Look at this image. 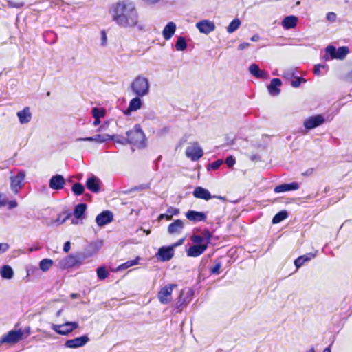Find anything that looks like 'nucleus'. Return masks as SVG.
<instances>
[{
	"mask_svg": "<svg viewBox=\"0 0 352 352\" xmlns=\"http://www.w3.org/2000/svg\"><path fill=\"white\" fill-rule=\"evenodd\" d=\"M297 22L298 18L296 16L293 15L287 16L282 21V25L285 29L289 30L294 28L297 25Z\"/></svg>",
	"mask_w": 352,
	"mask_h": 352,
	"instance_id": "c756f323",
	"label": "nucleus"
},
{
	"mask_svg": "<svg viewBox=\"0 0 352 352\" xmlns=\"http://www.w3.org/2000/svg\"><path fill=\"white\" fill-rule=\"evenodd\" d=\"M192 241L193 243H196V245L198 244H204V238L202 236L200 235H194L192 236Z\"/></svg>",
	"mask_w": 352,
	"mask_h": 352,
	"instance_id": "de8ad7c7",
	"label": "nucleus"
},
{
	"mask_svg": "<svg viewBox=\"0 0 352 352\" xmlns=\"http://www.w3.org/2000/svg\"><path fill=\"white\" fill-rule=\"evenodd\" d=\"M248 70L253 76L257 78H269L268 73L265 70L260 69L259 66L257 64L253 63L250 65Z\"/></svg>",
	"mask_w": 352,
	"mask_h": 352,
	"instance_id": "aec40b11",
	"label": "nucleus"
},
{
	"mask_svg": "<svg viewBox=\"0 0 352 352\" xmlns=\"http://www.w3.org/2000/svg\"><path fill=\"white\" fill-rule=\"evenodd\" d=\"M23 3L22 2H14L12 1H8V6L10 8H20L23 6Z\"/></svg>",
	"mask_w": 352,
	"mask_h": 352,
	"instance_id": "603ef678",
	"label": "nucleus"
},
{
	"mask_svg": "<svg viewBox=\"0 0 352 352\" xmlns=\"http://www.w3.org/2000/svg\"><path fill=\"white\" fill-rule=\"evenodd\" d=\"M193 195L197 199L204 200H209L211 198H218L221 200H224L225 198L221 196H212L209 190L201 186L196 187L193 191Z\"/></svg>",
	"mask_w": 352,
	"mask_h": 352,
	"instance_id": "f8f14e48",
	"label": "nucleus"
},
{
	"mask_svg": "<svg viewBox=\"0 0 352 352\" xmlns=\"http://www.w3.org/2000/svg\"><path fill=\"white\" fill-rule=\"evenodd\" d=\"M320 69H322L323 70V74H326L328 71V66L325 64L324 65H321V64H318V65H316L314 67V74L316 75H318L319 76L321 72H320Z\"/></svg>",
	"mask_w": 352,
	"mask_h": 352,
	"instance_id": "c03bdc74",
	"label": "nucleus"
},
{
	"mask_svg": "<svg viewBox=\"0 0 352 352\" xmlns=\"http://www.w3.org/2000/svg\"><path fill=\"white\" fill-rule=\"evenodd\" d=\"M89 341V337L87 335H83L74 339L67 340L64 345L66 348L77 349L85 346Z\"/></svg>",
	"mask_w": 352,
	"mask_h": 352,
	"instance_id": "9b49d317",
	"label": "nucleus"
},
{
	"mask_svg": "<svg viewBox=\"0 0 352 352\" xmlns=\"http://www.w3.org/2000/svg\"><path fill=\"white\" fill-rule=\"evenodd\" d=\"M196 28L201 33L208 34L215 30V24L214 22L204 19L196 23Z\"/></svg>",
	"mask_w": 352,
	"mask_h": 352,
	"instance_id": "ddd939ff",
	"label": "nucleus"
},
{
	"mask_svg": "<svg viewBox=\"0 0 352 352\" xmlns=\"http://www.w3.org/2000/svg\"><path fill=\"white\" fill-rule=\"evenodd\" d=\"M24 334L21 329L10 331L7 334L1 338L2 343L15 344L21 340Z\"/></svg>",
	"mask_w": 352,
	"mask_h": 352,
	"instance_id": "9d476101",
	"label": "nucleus"
},
{
	"mask_svg": "<svg viewBox=\"0 0 352 352\" xmlns=\"http://www.w3.org/2000/svg\"><path fill=\"white\" fill-rule=\"evenodd\" d=\"M187 47V43L184 37H178L175 43V48L177 51H184Z\"/></svg>",
	"mask_w": 352,
	"mask_h": 352,
	"instance_id": "e433bc0d",
	"label": "nucleus"
},
{
	"mask_svg": "<svg viewBox=\"0 0 352 352\" xmlns=\"http://www.w3.org/2000/svg\"><path fill=\"white\" fill-rule=\"evenodd\" d=\"M204 236H202L204 238V241H206V243L204 244H207L209 243L210 241V239L212 237V234L210 232L209 230H206L205 232H204Z\"/></svg>",
	"mask_w": 352,
	"mask_h": 352,
	"instance_id": "4d7b16f0",
	"label": "nucleus"
},
{
	"mask_svg": "<svg viewBox=\"0 0 352 352\" xmlns=\"http://www.w3.org/2000/svg\"><path fill=\"white\" fill-rule=\"evenodd\" d=\"M16 116L21 124L29 123L32 117L30 109L28 107H26L23 110L18 111L16 113Z\"/></svg>",
	"mask_w": 352,
	"mask_h": 352,
	"instance_id": "b1692460",
	"label": "nucleus"
},
{
	"mask_svg": "<svg viewBox=\"0 0 352 352\" xmlns=\"http://www.w3.org/2000/svg\"><path fill=\"white\" fill-rule=\"evenodd\" d=\"M186 218L192 222L206 221V214L203 212H197L195 210H188L186 213Z\"/></svg>",
	"mask_w": 352,
	"mask_h": 352,
	"instance_id": "5701e85b",
	"label": "nucleus"
},
{
	"mask_svg": "<svg viewBox=\"0 0 352 352\" xmlns=\"http://www.w3.org/2000/svg\"><path fill=\"white\" fill-rule=\"evenodd\" d=\"M249 46H250V43H242L240 45H239L238 49L239 50H243L247 48Z\"/></svg>",
	"mask_w": 352,
	"mask_h": 352,
	"instance_id": "69168bd1",
	"label": "nucleus"
},
{
	"mask_svg": "<svg viewBox=\"0 0 352 352\" xmlns=\"http://www.w3.org/2000/svg\"><path fill=\"white\" fill-rule=\"evenodd\" d=\"M111 20L121 28H135L142 30L144 26L140 23V16L134 1L120 0L111 4L109 8Z\"/></svg>",
	"mask_w": 352,
	"mask_h": 352,
	"instance_id": "f257e3e1",
	"label": "nucleus"
},
{
	"mask_svg": "<svg viewBox=\"0 0 352 352\" xmlns=\"http://www.w3.org/2000/svg\"><path fill=\"white\" fill-rule=\"evenodd\" d=\"M288 214L285 210L278 212L272 219V223L277 224L287 218Z\"/></svg>",
	"mask_w": 352,
	"mask_h": 352,
	"instance_id": "f704fd0d",
	"label": "nucleus"
},
{
	"mask_svg": "<svg viewBox=\"0 0 352 352\" xmlns=\"http://www.w3.org/2000/svg\"><path fill=\"white\" fill-rule=\"evenodd\" d=\"M327 119L322 114L310 116L305 120L304 126L307 130H311L323 124Z\"/></svg>",
	"mask_w": 352,
	"mask_h": 352,
	"instance_id": "6e6552de",
	"label": "nucleus"
},
{
	"mask_svg": "<svg viewBox=\"0 0 352 352\" xmlns=\"http://www.w3.org/2000/svg\"><path fill=\"white\" fill-rule=\"evenodd\" d=\"M101 184L102 182L100 179L94 175L89 177L86 182L87 188L94 193H98L100 192Z\"/></svg>",
	"mask_w": 352,
	"mask_h": 352,
	"instance_id": "a211bd4d",
	"label": "nucleus"
},
{
	"mask_svg": "<svg viewBox=\"0 0 352 352\" xmlns=\"http://www.w3.org/2000/svg\"><path fill=\"white\" fill-rule=\"evenodd\" d=\"M111 135L109 134H97L91 137L78 138L76 139V142H95L97 143H104L110 140Z\"/></svg>",
	"mask_w": 352,
	"mask_h": 352,
	"instance_id": "f3484780",
	"label": "nucleus"
},
{
	"mask_svg": "<svg viewBox=\"0 0 352 352\" xmlns=\"http://www.w3.org/2000/svg\"><path fill=\"white\" fill-rule=\"evenodd\" d=\"M316 255V254L315 253H311V252L302 255V256L298 257L294 261V265L296 267V268L298 269L300 267H302L304 265V263H305L306 262H308V261H311L312 258H315Z\"/></svg>",
	"mask_w": 352,
	"mask_h": 352,
	"instance_id": "cd10ccee",
	"label": "nucleus"
},
{
	"mask_svg": "<svg viewBox=\"0 0 352 352\" xmlns=\"http://www.w3.org/2000/svg\"><path fill=\"white\" fill-rule=\"evenodd\" d=\"M159 219H166V220H170L172 218L170 217V215H169V214L167 212L166 214H161L160 216H159Z\"/></svg>",
	"mask_w": 352,
	"mask_h": 352,
	"instance_id": "0e129e2a",
	"label": "nucleus"
},
{
	"mask_svg": "<svg viewBox=\"0 0 352 352\" xmlns=\"http://www.w3.org/2000/svg\"><path fill=\"white\" fill-rule=\"evenodd\" d=\"M176 24L174 22H168L162 31V35L165 40H170L176 31Z\"/></svg>",
	"mask_w": 352,
	"mask_h": 352,
	"instance_id": "a878e982",
	"label": "nucleus"
},
{
	"mask_svg": "<svg viewBox=\"0 0 352 352\" xmlns=\"http://www.w3.org/2000/svg\"><path fill=\"white\" fill-rule=\"evenodd\" d=\"M10 248V245L7 243H0V254L6 253Z\"/></svg>",
	"mask_w": 352,
	"mask_h": 352,
	"instance_id": "5fc2aeb1",
	"label": "nucleus"
},
{
	"mask_svg": "<svg viewBox=\"0 0 352 352\" xmlns=\"http://www.w3.org/2000/svg\"><path fill=\"white\" fill-rule=\"evenodd\" d=\"M281 85L282 82L279 78H273L267 86L269 94L272 96H278L280 92L279 87Z\"/></svg>",
	"mask_w": 352,
	"mask_h": 352,
	"instance_id": "393cba45",
	"label": "nucleus"
},
{
	"mask_svg": "<svg viewBox=\"0 0 352 352\" xmlns=\"http://www.w3.org/2000/svg\"><path fill=\"white\" fill-rule=\"evenodd\" d=\"M221 267V263L220 262L217 263L215 264V265L210 269L211 274H219V270H220Z\"/></svg>",
	"mask_w": 352,
	"mask_h": 352,
	"instance_id": "864d4df0",
	"label": "nucleus"
},
{
	"mask_svg": "<svg viewBox=\"0 0 352 352\" xmlns=\"http://www.w3.org/2000/svg\"><path fill=\"white\" fill-rule=\"evenodd\" d=\"M167 212L172 217L173 215H177L179 213V210L174 207H170L168 208Z\"/></svg>",
	"mask_w": 352,
	"mask_h": 352,
	"instance_id": "6e6d98bb",
	"label": "nucleus"
},
{
	"mask_svg": "<svg viewBox=\"0 0 352 352\" xmlns=\"http://www.w3.org/2000/svg\"><path fill=\"white\" fill-rule=\"evenodd\" d=\"M259 39H260V36H259V35H258V34H254V35L251 37V38H250V40H251L252 41H254V42L258 41Z\"/></svg>",
	"mask_w": 352,
	"mask_h": 352,
	"instance_id": "338daca9",
	"label": "nucleus"
},
{
	"mask_svg": "<svg viewBox=\"0 0 352 352\" xmlns=\"http://www.w3.org/2000/svg\"><path fill=\"white\" fill-rule=\"evenodd\" d=\"M53 261L49 258H44L39 263L40 269L43 272H47L52 266Z\"/></svg>",
	"mask_w": 352,
	"mask_h": 352,
	"instance_id": "c9c22d12",
	"label": "nucleus"
},
{
	"mask_svg": "<svg viewBox=\"0 0 352 352\" xmlns=\"http://www.w3.org/2000/svg\"><path fill=\"white\" fill-rule=\"evenodd\" d=\"M296 69L294 68L288 69L284 71V72L283 74V77L286 79L290 80V79L296 77Z\"/></svg>",
	"mask_w": 352,
	"mask_h": 352,
	"instance_id": "a18cd8bd",
	"label": "nucleus"
},
{
	"mask_svg": "<svg viewBox=\"0 0 352 352\" xmlns=\"http://www.w3.org/2000/svg\"><path fill=\"white\" fill-rule=\"evenodd\" d=\"M306 80L302 77H295V79L291 81V85L293 87H298L302 82H305Z\"/></svg>",
	"mask_w": 352,
	"mask_h": 352,
	"instance_id": "49530a36",
	"label": "nucleus"
},
{
	"mask_svg": "<svg viewBox=\"0 0 352 352\" xmlns=\"http://www.w3.org/2000/svg\"><path fill=\"white\" fill-rule=\"evenodd\" d=\"M113 219V213L109 210H104L97 215L96 222L98 226L102 227L111 223Z\"/></svg>",
	"mask_w": 352,
	"mask_h": 352,
	"instance_id": "dca6fc26",
	"label": "nucleus"
},
{
	"mask_svg": "<svg viewBox=\"0 0 352 352\" xmlns=\"http://www.w3.org/2000/svg\"><path fill=\"white\" fill-rule=\"evenodd\" d=\"M299 188V184L297 182H292L290 184H283L277 186L274 188L276 193H280L286 191L296 190Z\"/></svg>",
	"mask_w": 352,
	"mask_h": 352,
	"instance_id": "bb28decb",
	"label": "nucleus"
},
{
	"mask_svg": "<svg viewBox=\"0 0 352 352\" xmlns=\"http://www.w3.org/2000/svg\"><path fill=\"white\" fill-rule=\"evenodd\" d=\"M25 177L24 170H20L14 176L10 177V188L14 194H17L23 187V182Z\"/></svg>",
	"mask_w": 352,
	"mask_h": 352,
	"instance_id": "1a4fd4ad",
	"label": "nucleus"
},
{
	"mask_svg": "<svg viewBox=\"0 0 352 352\" xmlns=\"http://www.w3.org/2000/svg\"><path fill=\"white\" fill-rule=\"evenodd\" d=\"M144 96H135V98L131 100L129 102V104L127 109L128 111H136L140 109L142 106V100L141 98Z\"/></svg>",
	"mask_w": 352,
	"mask_h": 352,
	"instance_id": "c85d7f7f",
	"label": "nucleus"
},
{
	"mask_svg": "<svg viewBox=\"0 0 352 352\" xmlns=\"http://www.w3.org/2000/svg\"><path fill=\"white\" fill-rule=\"evenodd\" d=\"M72 190L75 195H80L85 191V187L80 183H76L72 186Z\"/></svg>",
	"mask_w": 352,
	"mask_h": 352,
	"instance_id": "a19ab883",
	"label": "nucleus"
},
{
	"mask_svg": "<svg viewBox=\"0 0 352 352\" xmlns=\"http://www.w3.org/2000/svg\"><path fill=\"white\" fill-rule=\"evenodd\" d=\"M207 244H198L190 246L188 251L187 255L191 257H197L203 254L207 249Z\"/></svg>",
	"mask_w": 352,
	"mask_h": 352,
	"instance_id": "4be33fe9",
	"label": "nucleus"
},
{
	"mask_svg": "<svg viewBox=\"0 0 352 352\" xmlns=\"http://www.w3.org/2000/svg\"><path fill=\"white\" fill-rule=\"evenodd\" d=\"M146 5H155L160 1V0H142Z\"/></svg>",
	"mask_w": 352,
	"mask_h": 352,
	"instance_id": "680f3d73",
	"label": "nucleus"
},
{
	"mask_svg": "<svg viewBox=\"0 0 352 352\" xmlns=\"http://www.w3.org/2000/svg\"><path fill=\"white\" fill-rule=\"evenodd\" d=\"M225 162L229 168H231L235 164L236 160H235V158L232 155H230V156L227 157Z\"/></svg>",
	"mask_w": 352,
	"mask_h": 352,
	"instance_id": "09e8293b",
	"label": "nucleus"
},
{
	"mask_svg": "<svg viewBox=\"0 0 352 352\" xmlns=\"http://www.w3.org/2000/svg\"><path fill=\"white\" fill-rule=\"evenodd\" d=\"M126 135L128 144L139 148L146 146V137L140 125L136 124L133 129L128 131Z\"/></svg>",
	"mask_w": 352,
	"mask_h": 352,
	"instance_id": "7ed1b4c3",
	"label": "nucleus"
},
{
	"mask_svg": "<svg viewBox=\"0 0 352 352\" xmlns=\"http://www.w3.org/2000/svg\"><path fill=\"white\" fill-rule=\"evenodd\" d=\"M78 327V323L76 322H67L62 324H52V329L59 335L65 336L73 331Z\"/></svg>",
	"mask_w": 352,
	"mask_h": 352,
	"instance_id": "423d86ee",
	"label": "nucleus"
},
{
	"mask_svg": "<svg viewBox=\"0 0 352 352\" xmlns=\"http://www.w3.org/2000/svg\"><path fill=\"white\" fill-rule=\"evenodd\" d=\"M7 204V199L4 194L0 193V208Z\"/></svg>",
	"mask_w": 352,
	"mask_h": 352,
	"instance_id": "bf43d9fd",
	"label": "nucleus"
},
{
	"mask_svg": "<svg viewBox=\"0 0 352 352\" xmlns=\"http://www.w3.org/2000/svg\"><path fill=\"white\" fill-rule=\"evenodd\" d=\"M184 228V223L181 219L175 220L168 226V232L170 234H179Z\"/></svg>",
	"mask_w": 352,
	"mask_h": 352,
	"instance_id": "412c9836",
	"label": "nucleus"
},
{
	"mask_svg": "<svg viewBox=\"0 0 352 352\" xmlns=\"http://www.w3.org/2000/svg\"><path fill=\"white\" fill-rule=\"evenodd\" d=\"M174 256V249L172 246L162 247L159 249L156 256L161 261H170Z\"/></svg>",
	"mask_w": 352,
	"mask_h": 352,
	"instance_id": "4468645a",
	"label": "nucleus"
},
{
	"mask_svg": "<svg viewBox=\"0 0 352 352\" xmlns=\"http://www.w3.org/2000/svg\"><path fill=\"white\" fill-rule=\"evenodd\" d=\"M138 260H139V258L137 257L135 259L127 261L126 262L121 264L118 267V270H125L130 267L137 265L138 263Z\"/></svg>",
	"mask_w": 352,
	"mask_h": 352,
	"instance_id": "ea45409f",
	"label": "nucleus"
},
{
	"mask_svg": "<svg viewBox=\"0 0 352 352\" xmlns=\"http://www.w3.org/2000/svg\"><path fill=\"white\" fill-rule=\"evenodd\" d=\"M106 113V110L103 108L94 107L91 109V114L94 118H104Z\"/></svg>",
	"mask_w": 352,
	"mask_h": 352,
	"instance_id": "4c0bfd02",
	"label": "nucleus"
},
{
	"mask_svg": "<svg viewBox=\"0 0 352 352\" xmlns=\"http://www.w3.org/2000/svg\"><path fill=\"white\" fill-rule=\"evenodd\" d=\"M346 78L349 82H352V69L349 72Z\"/></svg>",
	"mask_w": 352,
	"mask_h": 352,
	"instance_id": "774afa93",
	"label": "nucleus"
},
{
	"mask_svg": "<svg viewBox=\"0 0 352 352\" xmlns=\"http://www.w3.org/2000/svg\"><path fill=\"white\" fill-rule=\"evenodd\" d=\"M110 140H113L115 142L122 144V145H125V144H128V142H127L128 140H127L126 138H124V137H122L120 135H111Z\"/></svg>",
	"mask_w": 352,
	"mask_h": 352,
	"instance_id": "79ce46f5",
	"label": "nucleus"
},
{
	"mask_svg": "<svg viewBox=\"0 0 352 352\" xmlns=\"http://www.w3.org/2000/svg\"><path fill=\"white\" fill-rule=\"evenodd\" d=\"M71 248V243L69 241H67L65 243L63 246V250L65 252H68Z\"/></svg>",
	"mask_w": 352,
	"mask_h": 352,
	"instance_id": "e2e57ef3",
	"label": "nucleus"
},
{
	"mask_svg": "<svg viewBox=\"0 0 352 352\" xmlns=\"http://www.w3.org/2000/svg\"><path fill=\"white\" fill-rule=\"evenodd\" d=\"M194 291L189 287L183 289L179 294L177 301L176 302V308L182 311L192 298Z\"/></svg>",
	"mask_w": 352,
	"mask_h": 352,
	"instance_id": "20e7f679",
	"label": "nucleus"
},
{
	"mask_svg": "<svg viewBox=\"0 0 352 352\" xmlns=\"http://www.w3.org/2000/svg\"><path fill=\"white\" fill-rule=\"evenodd\" d=\"M185 153L188 158L194 162L199 160L204 155L203 150L197 142L190 143L186 148Z\"/></svg>",
	"mask_w": 352,
	"mask_h": 352,
	"instance_id": "39448f33",
	"label": "nucleus"
},
{
	"mask_svg": "<svg viewBox=\"0 0 352 352\" xmlns=\"http://www.w3.org/2000/svg\"><path fill=\"white\" fill-rule=\"evenodd\" d=\"M7 203L8 204L9 209L14 208L17 207V206H18V204H17L16 201H15V200L10 201L9 202L7 201Z\"/></svg>",
	"mask_w": 352,
	"mask_h": 352,
	"instance_id": "052dcab7",
	"label": "nucleus"
},
{
	"mask_svg": "<svg viewBox=\"0 0 352 352\" xmlns=\"http://www.w3.org/2000/svg\"><path fill=\"white\" fill-rule=\"evenodd\" d=\"M100 35H101L100 45L102 47H105L107 45V34H106L105 31L104 30L101 31Z\"/></svg>",
	"mask_w": 352,
	"mask_h": 352,
	"instance_id": "8fccbe9b",
	"label": "nucleus"
},
{
	"mask_svg": "<svg viewBox=\"0 0 352 352\" xmlns=\"http://www.w3.org/2000/svg\"><path fill=\"white\" fill-rule=\"evenodd\" d=\"M241 25V21L236 18L234 20L232 21V22L229 24V25L227 28V32L228 33H232L234 31H236Z\"/></svg>",
	"mask_w": 352,
	"mask_h": 352,
	"instance_id": "58836bf2",
	"label": "nucleus"
},
{
	"mask_svg": "<svg viewBox=\"0 0 352 352\" xmlns=\"http://www.w3.org/2000/svg\"><path fill=\"white\" fill-rule=\"evenodd\" d=\"M130 88L135 96L144 97L150 93L151 84L147 77L139 74L132 80Z\"/></svg>",
	"mask_w": 352,
	"mask_h": 352,
	"instance_id": "f03ea898",
	"label": "nucleus"
},
{
	"mask_svg": "<svg viewBox=\"0 0 352 352\" xmlns=\"http://www.w3.org/2000/svg\"><path fill=\"white\" fill-rule=\"evenodd\" d=\"M80 263L78 256L70 254L59 262V267L62 269H67L74 267Z\"/></svg>",
	"mask_w": 352,
	"mask_h": 352,
	"instance_id": "2eb2a0df",
	"label": "nucleus"
},
{
	"mask_svg": "<svg viewBox=\"0 0 352 352\" xmlns=\"http://www.w3.org/2000/svg\"><path fill=\"white\" fill-rule=\"evenodd\" d=\"M336 48L334 46L329 45L325 49V54L323 56L324 60L336 59Z\"/></svg>",
	"mask_w": 352,
	"mask_h": 352,
	"instance_id": "473e14b6",
	"label": "nucleus"
},
{
	"mask_svg": "<svg viewBox=\"0 0 352 352\" xmlns=\"http://www.w3.org/2000/svg\"><path fill=\"white\" fill-rule=\"evenodd\" d=\"M0 274L1 277L6 279H11L14 276L12 268L8 265H5L1 267Z\"/></svg>",
	"mask_w": 352,
	"mask_h": 352,
	"instance_id": "2f4dec72",
	"label": "nucleus"
},
{
	"mask_svg": "<svg viewBox=\"0 0 352 352\" xmlns=\"http://www.w3.org/2000/svg\"><path fill=\"white\" fill-rule=\"evenodd\" d=\"M65 185V180L61 175H56L51 177L49 186L53 190H61Z\"/></svg>",
	"mask_w": 352,
	"mask_h": 352,
	"instance_id": "6ab92c4d",
	"label": "nucleus"
},
{
	"mask_svg": "<svg viewBox=\"0 0 352 352\" xmlns=\"http://www.w3.org/2000/svg\"><path fill=\"white\" fill-rule=\"evenodd\" d=\"M177 287L176 284H168L162 287L158 292L159 301L164 304H168L172 299L173 290Z\"/></svg>",
	"mask_w": 352,
	"mask_h": 352,
	"instance_id": "0eeeda50",
	"label": "nucleus"
},
{
	"mask_svg": "<svg viewBox=\"0 0 352 352\" xmlns=\"http://www.w3.org/2000/svg\"><path fill=\"white\" fill-rule=\"evenodd\" d=\"M108 275L109 272L104 267H99L97 269V276L99 279L104 280L108 276Z\"/></svg>",
	"mask_w": 352,
	"mask_h": 352,
	"instance_id": "37998d69",
	"label": "nucleus"
},
{
	"mask_svg": "<svg viewBox=\"0 0 352 352\" xmlns=\"http://www.w3.org/2000/svg\"><path fill=\"white\" fill-rule=\"evenodd\" d=\"M336 14L334 12H330L327 14V19L330 22H334L336 20Z\"/></svg>",
	"mask_w": 352,
	"mask_h": 352,
	"instance_id": "13d9d810",
	"label": "nucleus"
},
{
	"mask_svg": "<svg viewBox=\"0 0 352 352\" xmlns=\"http://www.w3.org/2000/svg\"><path fill=\"white\" fill-rule=\"evenodd\" d=\"M223 160H218L214 161V162L211 163L209 165V167L212 170H217L219 168V167L222 164Z\"/></svg>",
	"mask_w": 352,
	"mask_h": 352,
	"instance_id": "3c124183",
	"label": "nucleus"
},
{
	"mask_svg": "<svg viewBox=\"0 0 352 352\" xmlns=\"http://www.w3.org/2000/svg\"><path fill=\"white\" fill-rule=\"evenodd\" d=\"M349 50L347 47H340L336 49V59L342 60L349 54Z\"/></svg>",
	"mask_w": 352,
	"mask_h": 352,
	"instance_id": "72a5a7b5",
	"label": "nucleus"
},
{
	"mask_svg": "<svg viewBox=\"0 0 352 352\" xmlns=\"http://www.w3.org/2000/svg\"><path fill=\"white\" fill-rule=\"evenodd\" d=\"M87 209L85 204H79L76 205L74 210V215L76 219H83Z\"/></svg>",
	"mask_w": 352,
	"mask_h": 352,
	"instance_id": "7c9ffc66",
	"label": "nucleus"
}]
</instances>
